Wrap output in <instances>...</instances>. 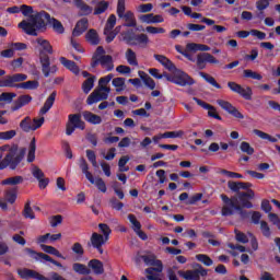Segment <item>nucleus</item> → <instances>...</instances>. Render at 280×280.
Here are the masks:
<instances>
[{"instance_id":"nucleus-1","label":"nucleus","mask_w":280,"mask_h":280,"mask_svg":"<svg viewBox=\"0 0 280 280\" xmlns=\"http://www.w3.org/2000/svg\"><path fill=\"white\" fill-rule=\"evenodd\" d=\"M47 23L52 25V28L57 34L65 33V26H62V23L56 19H51V16L45 11H40L36 15L31 16L28 21L20 22L18 27L23 30L25 34H28V36H38L37 32H43V30L47 27Z\"/></svg>"},{"instance_id":"nucleus-2","label":"nucleus","mask_w":280,"mask_h":280,"mask_svg":"<svg viewBox=\"0 0 280 280\" xmlns=\"http://www.w3.org/2000/svg\"><path fill=\"white\" fill-rule=\"evenodd\" d=\"M27 149L24 147L19 148L16 144H4L0 147V171L15 170L21 165V162L25 159Z\"/></svg>"},{"instance_id":"nucleus-3","label":"nucleus","mask_w":280,"mask_h":280,"mask_svg":"<svg viewBox=\"0 0 280 280\" xmlns=\"http://www.w3.org/2000/svg\"><path fill=\"white\" fill-rule=\"evenodd\" d=\"M229 189L231 191H240L241 189H246V191L238 192L237 202L240 207H244L245 209H253V198H255V191L250 189L253 187V184L250 183H244V182H229L228 183Z\"/></svg>"},{"instance_id":"nucleus-4","label":"nucleus","mask_w":280,"mask_h":280,"mask_svg":"<svg viewBox=\"0 0 280 280\" xmlns=\"http://www.w3.org/2000/svg\"><path fill=\"white\" fill-rule=\"evenodd\" d=\"M79 167L92 185H95L100 191L106 194V183L100 177L93 178V174L89 172V163H86V160L81 158L79 160Z\"/></svg>"},{"instance_id":"nucleus-5","label":"nucleus","mask_w":280,"mask_h":280,"mask_svg":"<svg viewBox=\"0 0 280 280\" xmlns=\"http://www.w3.org/2000/svg\"><path fill=\"white\" fill-rule=\"evenodd\" d=\"M84 130L86 128V125L84 124V120H82V116L80 114H70L68 116V122L66 125V135L68 137H71L72 132H75V129Z\"/></svg>"},{"instance_id":"nucleus-6","label":"nucleus","mask_w":280,"mask_h":280,"mask_svg":"<svg viewBox=\"0 0 280 280\" xmlns=\"http://www.w3.org/2000/svg\"><path fill=\"white\" fill-rule=\"evenodd\" d=\"M117 25V16L115 14H110L107 19L104 34L106 35V42L113 43L115 40V36H117L118 33L121 32V26H117L114 31L113 28Z\"/></svg>"},{"instance_id":"nucleus-7","label":"nucleus","mask_w":280,"mask_h":280,"mask_svg":"<svg viewBox=\"0 0 280 280\" xmlns=\"http://www.w3.org/2000/svg\"><path fill=\"white\" fill-rule=\"evenodd\" d=\"M166 80L168 82H173V84H177L178 86H191L194 84V79L189 77V74L183 72V70H175L173 75H167Z\"/></svg>"},{"instance_id":"nucleus-8","label":"nucleus","mask_w":280,"mask_h":280,"mask_svg":"<svg viewBox=\"0 0 280 280\" xmlns=\"http://www.w3.org/2000/svg\"><path fill=\"white\" fill-rule=\"evenodd\" d=\"M224 206L222 208V215H233L235 211H242L237 197L229 198L226 195H221Z\"/></svg>"},{"instance_id":"nucleus-9","label":"nucleus","mask_w":280,"mask_h":280,"mask_svg":"<svg viewBox=\"0 0 280 280\" xmlns=\"http://www.w3.org/2000/svg\"><path fill=\"white\" fill-rule=\"evenodd\" d=\"M108 93H110V88L98 85L86 100L89 106L97 104V102H102V100H108Z\"/></svg>"},{"instance_id":"nucleus-10","label":"nucleus","mask_w":280,"mask_h":280,"mask_svg":"<svg viewBox=\"0 0 280 280\" xmlns=\"http://www.w3.org/2000/svg\"><path fill=\"white\" fill-rule=\"evenodd\" d=\"M177 275H179V277L185 280H200V277H207V275H209V270L198 265L197 269L186 271L179 270L177 271Z\"/></svg>"},{"instance_id":"nucleus-11","label":"nucleus","mask_w":280,"mask_h":280,"mask_svg":"<svg viewBox=\"0 0 280 280\" xmlns=\"http://www.w3.org/2000/svg\"><path fill=\"white\" fill-rule=\"evenodd\" d=\"M26 255H30L32 259H35V261H49L50 264H54V266H57V268H63V270H67V268L62 267V264L54 260L49 255L44 253H38L32 248H25Z\"/></svg>"},{"instance_id":"nucleus-12","label":"nucleus","mask_w":280,"mask_h":280,"mask_svg":"<svg viewBox=\"0 0 280 280\" xmlns=\"http://www.w3.org/2000/svg\"><path fill=\"white\" fill-rule=\"evenodd\" d=\"M220 60H218L213 55L209 52H200L197 55L196 66L197 69H207V65H219Z\"/></svg>"},{"instance_id":"nucleus-13","label":"nucleus","mask_w":280,"mask_h":280,"mask_svg":"<svg viewBox=\"0 0 280 280\" xmlns=\"http://www.w3.org/2000/svg\"><path fill=\"white\" fill-rule=\"evenodd\" d=\"M217 104L225 110V113H229V115H232V117H235L236 119H244V114L240 112L238 108L233 106V104L229 103V101L224 100H218Z\"/></svg>"},{"instance_id":"nucleus-14","label":"nucleus","mask_w":280,"mask_h":280,"mask_svg":"<svg viewBox=\"0 0 280 280\" xmlns=\"http://www.w3.org/2000/svg\"><path fill=\"white\" fill-rule=\"evenodd\" d=\"M90 242L93 248L97 249L100 255H104V248L102 246H104L106 242H108V238L97 232H94L90 238Z\"/></svg>"},{"instance_id":"nucleus-15","label":"nucleus","mask_w":280,"mask_h":280,"mask_svg":"<svg viewBox=\"0 0 280 280\" xmlns=\"http://www.w3.org/2000/svg\"><path fill=\"white\" fill-rule=\"evenodd\" d=\"M142 259L147 266H154L153 270L155 272H163V261L156 259V255L148 254L142 256Z\"/></svg>"},{"instance_id":"nucleus-16","label":"nucleus","mask_w":280,"mask_h":280,"mask_svg":"<svg viewBox=\"0 0 280 280\" xmlns=\"http://www.w3.org/2000/svg\"><path fill=\"white\" fill-rule=\"evenodd\" d=\"M97 65H101V67L103 69H106L107 71H113V69H115V65L113 63V57H110V55H106L98 58L97 60L92 61L91 67L95 69Z\"/></svg>"},{"instance_id":"nucleus-17","label":"nucleus","mask_w":280,"mask_h":280,"mask_svg":"<svg viewBox=\"0 0 280 280\" xmlns=\"http://www.w3.org/2000/svg\"><path fill=\"white\" fill-rule=\"evenodd\" d=\"M198 106H201V108H205V110H208V116L213 117V119H218L219 121H222V117L218 115V110L212 105H209L208 103L203 102L202 100L198 97L192 98Z\"/></svg>"},{"instance_id":"nucleus-18","label":"nucleus","mask_w":280,"mask_h":280,"mask_svg":"<svg viewBox=\"0 0 280 280\" xmlns=\"http://www.w3.org/2000/svg\"><path fill=\"white\" fill-rule=\"evenodd\" d=\"M40 65L45 78H49L50 73H56V71H58V67L51 66L49 56L47 55L40 57Z\"/></svg>"},{"instance_id":"nucleus-19","label":"nucleus","mask_w":280,"mask_h":280,"mask_svg":"<svg viewBox=\"0 0 280 280\" xmlns=\"http://www.w3.org/2000/svg\"><path fill=\"white\" fill-rule=\"evenodd\" d=\"M139 21H141V23H147V25H152L156 23H163L165 19L163 18V15L160 14L154 15V13H148L140 15Z\"/></svg>"},{"instance_id":"nucleus-20","label":"nucleus","mask_w":280,"mask_h":280,"mask_svg":"<svg viewBox=\"0 0 280 280\" xmlns=\"http://www.w3.org/2000/svg\"><path fill=\"white\" fill-rule=\"evenodd\" d=\"M58 240H62L61 233H47L37 237V244H54V242H58Z\"/></svg>"},{"instance_id":"nucleus-21","label":"nucleus","mask_w":280,"mask_h":280,"mask_svg":"<svg viewBox=\"0 0 280 280\" xmlns=\"http://www.w3.org/2000/svg\"><path fill=\"white\" fill-rule=\"evenodd\" d=\"M88 268L95 275H104V262L100 259H92L88 262Z\"/></svg>"},{"instance_id":"nucleus-22","label":"nucleus","mask_w":280,"mask_h":280,"mask_svg":"<svg viewBox=\"0 0 280 280\" xmlns=\"http://www.w3.org/2000/svg\"><path fill=\"white\" fill-rule=\"evenodd\" d=\"M56 102V92H52L44 103V106L39 109V115H47L49 110H51V107L54 106V103Z\"/></svg>"},{"instance_id":"nucleus-23","label":"nucleus","mask_w":280,"mask_h":280,"mask_svg":"<svg viewBox=\"0 0 280 280\" xmlns=\"http://www.w3.org/2000/svg\"><path fill=\"white\" fill-rule=\"evenodd\" d=\"M89 30V20L88 19H82L79 21L72 32V36H82L84 32Z\"/></svg>"},{"instance_id":"nucleus-24","label":"nucleus","mask_w":280,"mask_h":280,"mask_svg":"<svg viewBox=\"0 0 280 280\" xmlns=\"http://www.w3.org/2000/svg\"><path fill=\"white\" fill-rule=\"evenodd\" d=\"M59 61L63 67H66V69L74 73V75H78V73H80V68L72 60H69L65 57H60Z\"/></svg>"},{"instance_id":"nucleus-25","label":"nucleus","mask_w":280,"mask_h":280,"mask_svg":"<svg viewBox=\"0 0 280 280\" xmlns=\"http://www.w3.org/2000/svg\"><path fill=\"white\" fill-rule=\"evenodd\" d=\"M138 74L147 89H150V91H154V89H156V82H154L152 78L148 75V73L144 71H139Z\"/></svg>"},{"instance_id":"nucleus-26","label":"nucleus","mask_w":280,"mask_h":280,"mask_svg":"<svg viewBox=\"0 0 280 280\" xmlns=\"http://www.w3.org/2000/svg\"><path fill=\"white\" fill-rule=\"evenodd\" d=\"M83 118L88 124H92L93 126L102 124V116L91 112H83Z\"/></svg>"},{"instance_id":"nucleus-27","label":"nucleus","mask_w":280,"mask_h":280,"mask_svg":"<svg viewBox=\"0 0 280 280\" xmlns=\"http://www.w3.org/2000/svg\"><path fill=\"white\" fill-rule=\"evenodd\" d=\"M154 58L158 60V62H160V65L165 67V69H168V71H174V69H176V66H174L172 60H170L167 57L163 55H154Z\"/></svg>"},{"instance_id":"nucleus-28","label":"nucleus","mask_w":280,"mask_h":280,"mask_svg":"<svg viewBox=\"0 0 280 280\" xmlns=\"http://www.w3.org/2000/svg\"><path fill=\"white\" fill-rule=\"evenodd\" d=\"M120 19H124L126 27H137V19L132 11H127Z\"/></svg>"},{"instance_id":"nucleus-29","label":"nucleus","mask_w":280,"mask_h":280,"mask_svg":"<svg viewBox=\"0 0 280 280\" xmlns=\"http://www.w3.org/2000/svg\"><path fill=\"white\" fill-rule=\"evenodd\" d=\"M73 3L80 10L81 14H83L84 16L93 12V8H91L89 4H86L82 0H73Z\"/></svg>"},{"instance_id":"nucleus-30","label":"nucleus","mask_w":280,"mask_h":280,"mask_svg":"<svg viewBox=\"0 0 280 280\" xmlns=\"http://www.w3.org/2000/svg\"><path fill=\"white\" fill-rule=\"evenodd\" d=\"M125 58L131 67H139V61L137 60V52L132 48H128L125 52Z\"/></svg>"},{"instance_id":"nucleus-31","label":"nucleus","mask_w":280,"mask_h":280,"mask_svg":"<svg viewBox=\"0 0 280 280\" xmlns=\"http://www.w3.org/2000/svg\"><path fill=\"white\" fill-rule=\"evenodd\" d=\"M30 102H32V97L30 95H22L16 100L14 106L12 107V110L16 112L20 108H23V106H27Z\"/></svg>"},{"instance_id":"nucleus-32","label":"nucleus","mask_w":280,"mask_h":280,"mask_svg":"<svg viewBox=\"0 0 280 280\" xmlns=\"http://www.w3.org/2000/svg\"><path fill=\"white\" fill-rule=\"evenodd\" d=\"M187 51H211V47L205 44L189 43L186 45Z\"/></svg>"},{"instance_id":"nucleus-33","label":"nucleus","mask_w":280,"mask_h":280,"mask_svg":"<svg viewBox=\"0 0 280 280\" xmlns=\"http://www.w3.org/2000/svg\"><path fill=\"white\" fill-rule=\"evenodd\" d=\"M36 160V138H33L28 145L27 162L34 163Z\"/></svg>"},{"instance_id":"nucleus-34","label":"nucleus","mask_w":280,"mask_h":280,"mask_svg":"<svg viewBox=\"0 0 280 280\" xmlns=\"http://www.w3.org/2000/svg\"><path fill=\"white\" fill-rule=\"evenodd\" d=\"M14 97H16V93L3 92L0 94V108H3L5 104H12Z\"/></svg>"},{"instance_id":"nucleus-35","label":"nucleus","mask_w":280,"mask_h":280,"mask_svg":"<svg viewBox=\"0 0 280 280\" xmlns=\"http://www.w3.org/2000/svg\"><path fill=\"white\" fill-rule=\"evenodd\" d=\"M40 248H42V250H44V253H47L48 255H54L55 257H59L60 259H65V256H62V254H60V252L51 245L42 244Z\"/></svg>"},{"instance_id":"nucleus-36","label":"nucleus","mask_w":280,"mask_h":280,"mask_svg":"<svg viewBox=\"0 0 280 280\" xmlns=\"http://www.w3.org/2000/svg\"><path fill=\"white\" fill-rule=\"evenodd\" d=\"M85 39L90 45H100V35H97L95 30H90L85 35Z\"/></svg>"},{"instance_id":"nucleus-37","label":"nucleus","mask_w":280,"mask_h":280,"mask_svg":"<svg viewBox=\"0 0 280 280\" xmlns=\"http://www.w3.org/2000/svg\"><path fill=\"white\" fill-rule=\"evenodd\" d=\"M122 40H125V43H127V45H135V38L137 37V35H135V31L133 30H127L125 32H122L120 34Z\"/></svg>"},{"instance_id":"nucleus-38","label":"nucleus","mask_w":280,"mask_h":280,"mask_svg":"<svg viewBox=\"0 0 280 280\" xmlns=\"http://www.w3.org/2000/svg\"><path fill=\"white\" fill-rule=\"evenodd\" d=\"M23 16H28L27 20H23V21H30L32 19V16H36V14H40V12H34V8L26 5V4H22L21 5V11Z\"/></svg>"},{"instance_id":"nucleus-39","label":"nucleus","mask_w":280,"mask_h":280,"mask_svg":"<svg viewBox=\"0 0 280 280\" xmlns=\"http://www.w3.org/2000/svg\"><path fill=\"white\" fill-rule=\"evenodd\" d=\"M229 248L232 250L230 252V255L233 257H237L240 253H250V249H246L243 245H234V244H229Z\"/></svg>"},{"instance_id":"nucleus-40","label":"nucleus","mask_w":280,"mask_h":280,"mask_svg":"<svg viewBox=\"0 0 280 280\" xmlns=\"http://www.w3.org/2000/svg\"><path fill=\"white\" fill-rule=\"evenodd\" d=\"M37 45H39L40 49L43 51H46V54H54V48L51 47V44L47 39L37 38L36 39Z\"/></svg>"},{"instance_id":"nucleus-41","label":"nucleus","mask_w":280,"mask_h":280,"mask_svg":"<svg viewBox=\"0 0 280 280\" xmlns=\"http://www.w3.org/2000/svg\"><path fill=\"white\" fill-rule=\"evenodd\" d=\"M20 128L23 130V132H34L32 127V118L26 116L23 120H21Z\"/></svg>"},{"instance_id":"nucleus-42","label":"nucleus","mask_w":280,"mask_h":280,"mask_svg":"<svg viewBox=\"0 0 280 280\" xmlns=\"http://www.w3.org/2000/svg\"><path fill=\"white\" fill-rule=\"evenodd\" d=\"M72 268H73L74 272H77L78 275H91V269L89 267H86V265H82L80 262H74L72 265Z\"/></svg>"},{"instance_id":"nucleus-43","label":"nucleus","mask_w":280,"mask_h":280,"mask_svg":"<svg viewBox=\"0 0 280 280\" xmlns=\"http://www.w3.org/2000/svg\"><path fill=\"white\" fill-rule=\"evenodd\" d=\"M254 135H256V137H259V139H264L266 141H270V143H277V138L261 131V130H258V129H254L253 130Z\"/></svg>"},{"instance_id":"nucleus-44","label":"nucleus","mask_w":280,"mask_h":280,"mask_svg":"<svg viewBox=\"0 0 280 280\" xmlns=\"http://www.w3.org/2000/svg\"><path fill=\"white\" fill-rule=\"evenodd\" d=\"M199 75H200V78L206 80V82H208V84H211V86H214V89H222V86H220L218 81H215V78L211 77L207 72H199Z\"/></svg>"},{"instance_id":"nucleus-45","label":"nucleus","mask_w":280,"mask_h":280,"mask_svg":"<svg viewBox=\"0 0 280 280\" xmlns=\"http://www.w3.org/2000/svg\"><path fill=\"white\" fill-rule=\"evenodd\" d=\"M108 5L109 3L104 0L97 2L96 7L94 8V14L95 15L104 14V12L108 10Z\"/></svg>"},{"instance_id":"nucleus-46","label":"nucleus","mask_w":280,"mask_h":280,"mask_svg":"<svg viewBox=\"0 0 280 280\" xmlns=\"http://www.w3.org/2000/svg\"><path fill=\"white\" fill-rule=\"evenodd\" d=\"M93 86H95V77H89L82 84L83 92L91 93Z\"/></svg>"},{"instance_id":"nucleus-47","label":"nucleus","mask_w":280,"mask_h":280,"mask_svg":"<svg viewBox=\"0 0 280 280\" xmlns=\"http://www.w3.org/2000/svg\"><path fill=\"white\" fill-rule=\"evenodd\" d=\"M113 86L119 93L126 89V79L125 78H115L112 81Z\"/></svg>"},{"instance_id":"nucleus-48","label":"nucleus","mask_w":280,"mask_h":280,"mask_svg":"<svg viewBox=\"0 0 280 280\" xmlns=\"http://www.w3.org/2000/svg\"><path fill=\"white\" fill-rule=\"evenodd\" d=\"M16 89L34 91V89H38V81H26L23 83H19L16 85Z\"/></svg>"},{"instance_id":"nucleus-49","label":"nucleus","mask_w":280,"mask_h":280,"mask_svg":"<svg viewBox=\"0 0 280 280\" xmlns=\"http://www.w3.org/2000/svg\"><path fill=\"white\" fill-rule=\"evenodd\" d=\"M21 183H23V177L18 175L2 180L0 185H21Z\"/></svg>"},{"instance_id":"nucleus-50","label":"nucleus","mask_w":280,"mask_h":280,"mask_svg":"<svg viewBox=\"0 0 280 280\" xmlns=\"http://www.w3.org/2000/svg\"><path fill=\"white\" fill-rule=\"evenodd\" d=\"M237 94L241 95V97H244V100L253 98V90L249 86H246V88L241 86Z\"/></svg>"},{"instance_id":"nucleus-51","label":"nucleus","mask_w":280,"mask_h":280,"mask_svg":"<svg viewBox=\"0 0 280 280\" xmlns=\"http://www.w3.org/2000/svg\"><path fill=\"white\" fill-rule=\"evenodd\" d=\"M135 40H137L138 45H141V47H148V45H150V37L145 34L136 35Z\"/></svg>"},{"instance_id":"nucleus-52","label":"nucleus","mask_w":280,"mask_h":280,"mask_svg":"<svg viewBox=\"0 0 280 280\" xmlns=\"http://www.w3.org/2000/svg\"><path fill=\"white\" fill-rule=\"evenodd\" d=\"M98 229L103 237L110 240V233H113V231L110 230V226H108V224L101 223L98 224Z\"/></svg>"},{"instance_id":"nucleus-53","label":"nucleus","mask_w":280,"mask_h":280,"mask_svg":"<svg viewBox=\"0 0 280 280\" xmlns=\"http://www.w3.org/2000/svg\"><path fill=\"white\" fill-rule=\"evenodd\" d=\"M185 135V131H166L163 133L164 139H180Z\"/></svg>"},{"instance_id":"nucleus-54","label":"nucleus","mask_w":280,"mask_h":280,"mask_svg":"<svg viewBox=\"0 0 280 280\" xmlns=\"http://www.w3.org/2000/svg\"><path fill=\"white\" fill-rule=\"evenodd\" d=\"M196 259L197 261H200L201 264H203V266H213V260L208 255L198 254L196 255Z\"/></svg>"},{"instance_id":"nucleus-55","label":"nucleus","mask_w":280,"mask_h":280,"mask_svg":"<svg viewBox=\"0 0 280 280\" xmlns=\"http://www.w3.org/2000/svg\"><path fill=\"white\" fill-rule=\"evenodd\" d=\"M128 161H130V156L128 155H124L119 159L118 161L119 172H128L130 170V167L126 166Z\"/></svg>"},{"instance_id":"nucleus-56","label":"nucleus","mask_w":280,"mask_h":280,"mask_svg":"<svg viewBox=\"0 0 280 280\" xmlns=\"http://www.w3.org/2000/svg\"><path fill=\"white\" fill-rule=\"evenodd\" d=\"M243 75L244 78H250L252 80H262L264 77H261V74H259L256 71H253L250 69H246L243 71Z\"/></svg>"},{"instance_id":"nucleus-57","label":"nucleus","mask_w":280,"mask_h":280,"mask_svg":"<svg viewBox=\"0 0 280 280\" xmlns=\"http://www.w3.org/2000/svg\"><path fill=\"white\" fill-rule=\"evenodd\" d=\"M4 198L7 202H10V205H14L16 202V190L15 189H9L4 194Z\"/></svg>"},{"instance_id":"nucleus-58","label":"nucleus","mask_w":280,"mask_h":280,"mask_svg":"<svg viewBox=\"0 0 280 280\" xmlns=\"http://www.w3.org/2000/svg\"><path fill=\"white\" fill-rule=\"evenodd\" d=\"M14 137H16V130L0 132V141H10V139H14Z\"/></svg>"},{"instance_id":"nucleus-59","label":"nucleus","mask_w":280,"mask_h":280,"mask_svg":"<svg viewBox=\"0 0 280 280\" xmlns=\"http://www.w3.org/2000/svg\"><path fill=\"white\" fill-rule=\"evenodd\" d=\"M250 233L244 234L240 231H235V237L237 242H241V244H247V242L250 241Z\"/></svg>"},{"instance_id":"nucleus-60","label":"nucleus","mask_w":280,"mask_h":280,"mask_svg":"<svg viewBox=\"0 0 280 280\" xmlns=\"http://www.w3.org/2000/svg\"><path fill=\"white\" fill-rule=\"evenodd\" d=\"M128 220L132 224L135 233L136 231H139L141 229V222L137 220V217L135 214H128Z\"/></svg>"},{"instance_id":"nucleus-61","label":"nucleus","mask_w":280,"mask_h":280,"mask_svg":"<svg viewBox=\"0 0 280 280\" xmlns=\"http://www.w3.org/2000/svg\"><path fill=\"white\" fill-rule=\"evenodd\" d=\"M240 148L242 152L248 154L249 156L255 154V149L250 147V143L248 142H242Z\"/></svg>"},{"instance_id":"nucleus-62","label":"nucleus","mask_w":280,"mask_h":280,"mask_svg":"<svg viewBox=\"0 0 280 280\" xmlns=\"http://www.w3.org/2000/svg\"><path fill=\"white\" fill-rule=\"evenodd\" d=\"M116 12L119 19L126 14V0H118Z\"/></svg>"},{"instance_id":"nucleus-63","label":"nucleus","mask_w":280,"mask_h":280,"mask_svg":"<svg viewBox=\"0 0 280 280\" xmlns=\"http://www.w3.org/2000/svg\"><path fill=\"white\" fill-rule=\"evenodd\" d=\"M219 174H222L223 176H226L228 178H244V176H242V174L231 172L228 170H221V171H219Z\"/></svg>"},{"instance_id":"nucleus-64","label":"nucleus","mask_w":280,"mask_h":280,"mask_svg":"<svg viewBox=\"0 0 280 280\" xmlns=\"http://www.w3.org/2000/svg\"><path fill=\"white\" fill-rule=\"evenodd\" d=\"M43 124H45V117L34 118L32 120L33 132L35 130H38V128H40L43 126Z\"/></svg>"}]
</instances>
